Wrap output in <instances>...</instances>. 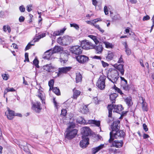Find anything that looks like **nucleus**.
<instances>
[{
    "instance_id": "nucleus-1",
    "label": "nucleus",
    "mask_w": 154,
    "mask_h": 154,
    "mask_svg": "<svg viewBox=\"0 0 154 154\" xmlns=\"http://www.w3.org/2000/svg\"><path fill=\"white\" fill-rule=\"evenodd\" d=\"M109 111V117H111L112 115V110L113 109V112H115L119 114L121 116H124L127 113V112L123 111V108L121 105H114L113 104L109 105L107 107Z\"/></svg>"
},
{
    "instance_id": "nucleus-2",
    "label": "nucleus",
    "mask_w": 154,
    "mask_h": 154,
    "mask_svg": "<svg viewBox=\"0 0 154 154\" xmlns=\"http://www.w3.org/2000/svg\"><path fill=\"white\" fill-rule=\"evenodd\" d=\"M125 133L123 130H117L113 132L111 131L110 133V139L109 140V143H111L114 138L120 139L121 138H123Z\"/></svg>"
},
{
    "instance_id": "nucleus-3",
    "label": "nucleus",
    "mask_w": 154,
    "mask_h": 154,
    "mask_svg": "<svg viewBox=\"0 0 154 154\" xmlns=\"http://www.w3.org/2000/svg\"><path fill=\"white\" fill-rule=\"evenodd\" d=\"M71 38L68 35L59 37L57 42L60 45H66L69 44L71 41Z\"/></svg>"
},
{
    "instance_id": "nucleus-4",
    "label": "nucleus",
    "mask_w": 154,
    "mask_h": 154,
    "mask_svg": "<svg viewBox=\"0 0 154 154\" xmlns=\"http://www.w3.org/2000/svg\"><path fill=\"white\" fill-rule=\"evenodd\" d=\"M106 78V76L103 75H100V77L96 84L97 86L99 89H104L105 87V80Z\"/></svg>"
},
{
    "instance_id": "nucleus-5",
    "label": "nucleus",
    "mask_w": 154,
    "mask_h": 154,
    "mask_svg": "<svg viewBox=\"0 0 154 154\" xmlns=\"http://www.w3.org/2000/svg\"><path fill=\"white\" fill-rule=\"evenodd\" d=\"M107 78L113 83H116L117 81L119 78L118 73L117 71H112L108 73Z\"/></svg>"
},
{
    "instance_id": "nucleus-6",
    "label": "nucleus",
    "mask_w": 154,
    "mask_h": 154,
    "mask_svg": "<svg viewBox=\"0 0 154 154\" xmlns=\"http://www.w3.org/2000/svg\"><path fill=\"white\" fill-rule=\"evenodd\" d=\"M78 131L77 129H67L65 137L68 140L73 138L77 134Z\"/></svg>"
},
{
    "instance_id": "nucleus-7",
    "label": "nucleus",
    "mask_w": 154,
    "mask_h": 154,
    "mask_svg": "<svg viewBox=\"0 0 154 154\" xmlns=\"http://www.w3.org/2000/svg\"><path fill=\"white\" fill-rule=\"evenodd\" d=\"M81 46L82 49L86 50L93 49L94 48V45L91 42L87 40H83L82 42Z\"/></svg>"
},
{
    "instance_id": "nucleus-8",
    "label": "nucleus",
    "mask_w": 154,
    "mask_h": 154,
    "mask_svg": "<svg viewBox=\"0 0 154 154\" xmlns=\"http://www.w3.org/2000/svg\"><path fill=\"white\" fill-rule=\"evenodd\" d=\"M32 109L36 113H40L42 109V107L41 106V104L40 102L38 101L32 102Z\"/></svg>"
},
{
    "instance_id": "nucleus-9",
    "label": "nucleus",
    "mask_w": 154,
    "mask_h": 154,
    "mask_svg": "<svg viewBox=\"0 0 154 154\" xmlns=\"http://www.w3.org/2000/svg\"><path fill=\"white\" fill-rule=\"evenodd\" d=\"M71 68V67H65L59 68L58 69V72H54L53 74H57L55 77H58L60 76L62 74L66 73L68 71H69Z\"/></svg>"
},
{
    "instance_id": "nucleus-10",
    "label": "nucleus",
    "mask_w": 154,
    "mask_h": 154,
    "mask_svg": "<svg viewBox=\"0 0 154 154\" xmlns=\"http://www.w3.org/2000/svg\"><path fill=\"white\" fill-rule=\"evenodd\" d=\"M70 50L72 54L76 55L80 54L82 53V48L81 46L77 45L71 47Z\"/></svg>"
},
{
    "instance_id": "nucleus-11",
    "label": "nucleus",
    "mask_w": 154,
    "mask_h": 154,
    "mask_svg": "<svg viewBox=\"0 0 154 154\" xmlns=\"http://www.w3.org/2000/svg\"><path fill=\"white\" fill-rule=\"evenodd\" d=\"M91 131L89 127H84L82 128L81 133L82 137H88L91 134Z\"/></svg>"
},
{
    "instance_id": "nucleus-12",
    "label": "nucleus",
    "mask_w": 154,
    "mask_h": 154,
    "mask_svg": "<svg viewBox=\"0 0 154 154\" xmlns=\"http://www.w3.org/2000/svg\"><path fill=\"white\" fill-rule=\"evenodd\" d=\"M120 127V121L119 120L115 121L111 126V131L113 132L119 129Z\"/></svg>"
},
{
    "instance_id": "nucleus-13",
    "label": "nucleus",
    "mask_w": 154,
    "mask_h": 154,
    "mask_svg": "<svg viewBox=\"0 0 154 154\" xmlns=\"http://www.w3.org/2000/svg\"><path fill=\"white\" fill-rule=\"evenodd\" d=\"M80 143V146L81 147L85 148L89 144V138L88 137H82Z\"/></svg>"
},
{
    "instance_id": "nucleus-14",
    "label": "nucleus",
    "mask_w": 154,
    "mask_h": 154,
    "mask_svg": "<svg viewBox=\"0 0 154 154\" xmlns=\"http://www.w3.org/2000/svg\"><path fill=\"white\" fill-rule=\"evenodd\" d=\"M88 58L85 55H79L76 57V60L79 63H84L88 60Z\"/></svg>"
},
{
    "instance_id": "nucleus-15",
    "label": "nucleus",
    "mask_w": 154,
    "mask_h": 154,
    "mask_svg": "<svg viewBox=\"0 0 154 154\" xmlns=\"http://www.w3.org/2000/svg\"><path fill=\"white\" fill-rule=\"evenodd\" d=\"M8 112H5V114L7 118L10 120L12 119L15 116L14 112L13 111L10 110V109L7 108Z\"/></svg>"
},
{
    "instance_id": "nucleus-16",
    "label": "nucleus",
    "mask_w": 154,
    "mask_h": 154,
    "mask_svg": "<svg viewBox=\"0 0 154 154\" xmlns=\"http://www.w3.org/2000/svg\"><path fill=\"white\" fill-rule=\"evenodd\" d=\"M120 78L122 81L121 83L123 88L125 90H128V89L129 86L127 85V81L124 77L121 76Z\"/></svg>"
},
{
    "instance_id": "nucleus-17",
    "label": "nucleus",
    "mask_w": 154,
    "mask_h": 154,
    "mask_svg": "<svg viewBox=\"0 0 154 154\" xmlns=\"http://www.w3.org/2000/svg\"><path fill=\"white\" fill-rule=\"evenodd\" d=\"M114 67L116 68L120 72L122 75H123L124 73V69L123 65L122 64H119L117 65V64H115L114 65Z\"/></svg>"
},
{
    "instance_id": "nucleus-18",
    "label": "nucleus",
    "mask_w": 154,
    "mask_h": 154,
    "mask_svg": "<svg viewBox=\"0 0 154 154\" xmlns=\"http://www.w3.org/2000/svg\"><path fill=\"white\" fill-rule=\"evenodd\" d=\"M112 143V145L113 146L115 147L116 148H120L123 145L122 141L120 140V141L115 140L111 143Z\"/></svg>"
},
{
    "instance_id": "nucleus-19",
    "label": "nucleus",
    "mask_w": 154,
    "mask_h": 154,
    "mask_svg": "<svg viewBox=\"0 0 154 154\" xmlns=\"http://www.w3.org/2000/svg\"><path fill=\"white\" fill-rule=\"evenodd\" d=\"M104 146V144H101L99 146L93 148L91 149L92 152L93 154H95L98 151L103 148Z\"/></svg>"
},
{
    "instance_id": "nucleus-20",
    "label": "nucleus",
    "mask_w": 154,
    "mask_h": 154,
    "mask_svg": "<svg viewBox=\"0 0 154 154\" xmlns=\"http://www.w3.org/2000/svg\"><path fill=\"white\" fill-rule=\"evenodd\" d=\"M37 96L39 98L42 103H45L44 100L45 99L44 93L42 91H40L38 90V94Z\"/></svg>"
},
{
    "instance_id": "nucleus-21",
    "label": "nucleus",
    "mask_w": 154,
    "mask_h": 154,
    "mask_svg": "<svg viewBox=\"0 0 154 154\" xmlns=\"http://www.w3.org/2000/svg\"><path fill=\"white\" fill-rule=\"evenodd\" d=\"M94 48L95 50L96 53L97 54L101 53L103 49L102 45L100 44L97 45H96L95 46L94 45Z\"/></svg>"
},
{
    "instance_id": "nucleus-22",
    "label": "nucleus",
    "mask_w": 154,
    "mask_h": 154,
    "mask_svg": "<svg viewBox=\"0 0 154 154\" xmlns=\"http://www.w3.org/2000/svg\"><path fill=\"white\" fill-rule=\"evenodd\" d=\"M53 53L51 51L48 50L46 51L45 53L44 58L46 59H49Z\"/></svg>"
},
{
    "instance_id": "nucleus-23",
    "label": "nucleus",
    "mask_w": 154,
    "mask_h": 154,
    "mask_svg": "<svg viewBox=\"0 0 154 154\" xmlns=\"http://www.w3.org/2000/svg\"><path fill=\"white\" fill-rule=\"evenodd\" d=\"M73 98L74 99H76L80 95L81 91H80L76 90L75 88L73 89Z\"/></svg>"
},
{
    "instance_id": "nucleus-24",
    "label": "nucleus",
    "mask_w": 154,
    "mask_h": 154,
    "mask_svg": "<svg viewBox=\"0 0 154 154\" xmlns=\"http://www.w3.org/2000/svg\"><path fill=\"white\" fill-rule=\"evenodd\" d=\"M118 96V94L116 93H113L110 95V98L112 104L115 103V99Z\"/></svg>"
},
{
    "instance_id": "nucleus-25",
    "label": "nucleus",
    "mask_w": 154,
    "mask_h": 154,
    "mask_svg": "<svg viewBox=\"0 0 154 154\" xmlns=\"http://www.w3.org/2000/svg\"><path fill=\"white\" fill-rule=\"evenodd\" d=\"M75 79L76 83L80 82L82 81V76L80 73H76Z\"/></svg>"
},
{
    "instance_id": "nucleus-26",
    "label": "nucleus",
    "mask_w": 154,
    "mask_h": 154,
    "mask_svg": "<svg viewBox=\"0 0 154 154\" xmlns=\"http://www.w3.org/2000/svg\"><path fill=\"white\" fill-rule=\"evenodd\" d=\"M114 56L113 53L110 51H109L108 52L107 55L106 57V59L108 61H110L112 60Z\"/></svg>"
},
{
    "instance_id": "nucleus-27",
    "label": "nucleus",
    "mask_w": 154,
    "mask_h": 154,
    "mask_svg": "<svg viewBox=\"0 0 154 154\" xmlns=\"http://www.w3.org/2000/svg\"><path fill=\"white\" fill-rule=\"evenodd\" d=\"M43 69L48 72H50L53 68L51 64H47L43 67Z\"/></svg>"
},
{
    "instance_id": "nucleus-28",
    "label": "nucleus",
    "mask_w": 154,
    "mask_h": 154,
    "mask_svg": "<svg viewBox=\"0 0 154 154\" xmlns=\"http://www.w3.org/2000/svg\"><path fill=\"white\" fill-rule=\"evenodd\" d=\"M124 45L125 49V51L126 54L128 55H130L131 53V50L129 48L128 46L127 45L126 42H124Z\"/></svg>"
},
{
    "instance_id": "nucleus-29",
    "label": "nucleus",
    "mask_w": 154,
    "mask_h": 154,
    "mask_svg": "<svg viewBox=\"0 0 154 154\" xmlns=\"http://www.w3.org/2000/svg\"><path fill=\"white\" fill-rule=\"evenodd\" d=\"M62 48L60 46H55L52 52L53 53L59 52L62 51Z\"/></svg>"
},
{
    "instance_id": "nucleus-30",
    "label": "nucleus",
    "mask_w": 154,
    "mask_h": 154,
    "mask_svg": "<svg viewBox=\"0 0 154 154\" xmlns=\"http://www.w3.org/2000/svg\"><path fill=\"white\" fill-rule=\"evenodd\" d=\"M143 101L142 103V108L143 111H147V104L146 102H145L143 100V99L142 98Z\"/></svg>"
},
{
    "instance_id": "nucleus-31",
    "label": "nucleus",
    "mask_w": 154,
    "mask_h": 154,
    "mask_svg": "<svg viewBox=\"0 0 154 154\" xmlns=\"http://www.w3.org/2000/svg\"><path fill=\"white\" fill-rule=\"evenodd\" d=\"M53 91L56 95H60V91L59 88L57 87H53L51 89Z\"/></svg>"
},
{
    "instance_id": "nucleus-32",
    "label": "nucleus",
    "mask_w": 154,
    "mask_h": 154,
    "mask_svg": "<svg viewBox=\"0 0 154 154\" xmlns=\"http://www.w3.org/2000/svg\"><path fill=\"white\" fill-rule=\"evenodd\" d=\"M104 44L105 45V47L107 48H113L114 45L112 43H110L107 42H103Z\"/></svg>"
},
{
    "instance_id": "nucleus-33",
    "label": "nucleus",
    "mask_w": 154,
    "mask_h": 154,
    "mask_svg": "<svg viewBox=\"0 0 154 154\" xmlns=\"http://www.w3.org/2000/svg\"><path fill=\"white\" fill-rule=\"evenodd\" d=\"M88 37L93 40L96 45H97L99 43V41L97 38L96 36L93 35H88Z\"/></svg>"
},
{
    "instance_id": "nucleus-34",
    "label": "nucleus",
    "mask_w": 154,
    "mask_h": 154,
    "mask_svg": "<svg viewBox=\"0 0 154 154\" xmlns=\"http://www.w3.org/2000/svg\"><path fill=\"white\" fill-rule=\"evenodd\" d=\"M3 31L6 32L7 31H8V32L10 33L11 32V29L10 27L8 25L4 26L3 27Z\"/></svg>"
},
{
    "instance_id": "nucleus-35",
    "label": "nucleus",
    "mask_w": 154,
    "mask_h": 154,
    "mask_svg": "<svg viewBox=\"0 0 154 154\" xmlns=\"http://www.w3.org/2000/svg\"><path fill=\"white\" fill-rule=\"evenodd\" d=\"M34 43L33 41L29 43L26 47L25 51H26V50L29 49L31 48L32 46L34 45Z\"/></svg>"
},
{
    "instance_id": "nucleus-36",
    "label": "nucleus",
    "mask_w": 154,
    "mask_h": 154,
    "mask_svg": "<svg viewBox=\"0 0 154 154\" xmlns=\"http://www.w3.org/2000/svg\"><path fill=\"white\" fill-rule=\"evenodd\" d=\"M54 84V81L53 80H51L49 82L48 85L50 87L49 90H51V89L53 88V86Z\"/></svg>"
},
{
    "instance_id": "nucleus-37",
    "label": "nucleus",
    "mask_w": 154,
    "mask_h": 154,
    "mask_svg": "<svg viewBox=\"0 0 154 154\" xmlns=\"http://www.w3.org/2000/svg\"><path fill=\"white\" fill-rule=\"evenodd\" d=\"M75 127V123H71L69 124V126L67 129H69L70 130L74 129L73 128H74Z\"/></svg>"
},
{
    "instance_id": "nucleus-38",
    "label": "nucleus",
    "mask_w": 154,
    "mask_h": 154,
    "mask_svg": "<svg viewBox=\"0 0 154 154\" xmlns=\"http://www.w3.org/2000/svg\"><path fill=\"white\" fill-rule=\"evenodd\" d=\"M93 26H94L97 29L99 30L102 33H103L104 32V30L100 27V26H99V25H98V24L94 25V24H93Z\"/></svg>"
},
{
    "instance_id": "nucleus-39",
    "label": "nucleus",
    "mask_w": 154,
    "mask_h": 154,
    "mask_svg": "<svg viewBox=\"0 0 154 154\" xmlns=\"http://www.w3.org/2000/svg\"><path fill=\"white\" fill-rule=\"evenodd\" d=\"M125 101L126 104L128 106L131 105V99L130 98H127L125 100Z\"/></svg>"
},
{
    "instance_id": "nucleus-40",
    "label": "nucleus",
    "mask_w": 154,
    "mask_h": 154,
    "mask_svg": "<svg viewBox=\"0 0 154 154\" xmlns=\"http://www.w3.org/2000/svg\"><path fill=\"white\" fill-rule=\"evenodd\" d=\"M2 76L3 79L5 80H7L9 77V75L6 74H2Z\"/></svg>"
},
{
    "instance_id": "nucleus-41",
    "label": "nucleus",
    "mask_w": 154,
    "mask_h": 154,
    "mask_svg": "<svg viewBox=\"0 0 154 154\" xmlns=\"http://www.w3.org/2000/svg\"><path fill=\"white\" fill-rule=\"evenodd\" d=\"M41 36L40 35H39L37 36H36L35 38L33 39V42H34V43L38 42L39 39L41 38H42Z\"/></svg>"
},
{
    "instance_id": "nucleus-42",
    "label": "nucleus",
    "mask_w": 154,
    "mask_h": 154,
    "mask_svg": "<svg viewBox=\"0 0 154 154\" xmlns=\"http://www.w3.org/2000/svg\"><path fill=\"white\" fill-rule=\"evenodd\" d=\"M67 111L66 109H62L61 110V115L65 116L67 114Z\"/></svg>"
},
{
    "instance_id": "nucleus-43",
    "label": "nucleus",
    "mask_w": 154,
    "mask_h": 154,
    "mask_svg": "<svg viewBox=\"0 0 154 154\" xmlns=\"http://www.w3.org/2000/svg\"><path fill=\"white\" fill-rule=\"evenodd\" d=\"M70 25L71 27H73L77 30L79 29V26L76 24H70Z\"/></svg>"
},
{
    "instance_id": "nucleus-44",
    "label": "nucleus",
    "mask_w": 154,
    "mask_h": 154,
    "mask_svg": "<svg viewBox=\"0 0 154 154\" xmlns=\"http://www.w3.org/2000/svg\"><path fill=\"white\" fill-rule=\"evenodd\" d=\"M102 21V20L100 18H97L95 19H94L92 20L93 22V23L94 25H96L95 23L99 22L101 21Z\"/></svg>"
},
{
    "instance_id": "nucleus-45",
    "label": "nucleus",
    "mask_w": 154,
    "mask_h": 154,
    "mask_svg": "<svg viewBox=\"0 0 154 154\" xmlns=\"http://www.w3.org/2000/svg\"><path fill=\"white\" fill-rule=\"evenodd\" d=\"M33 64L36 66L37 67H38V60L37 59H35L33 61Z\"/></svg>"
},
{
    "instance_id": "nucleus-46",
    "label": "nucleus",
    "mask_w": 154,
    "mask_h": 154,
    "mask_svg": "<svg viewBox=\"0 0 154 154\" xmlns=\"http://www.w3.org/2000/svg\"><path fill=\"white\" fill-rule=\"evenodd\" d=\"M106 15H107L108 14V10L107 7L106 6H105L103 9Z\"/></svg>"
},
{
    "instance_id": "nucleus-47",
    "label": "nucleus",
    "mask_w": 154,
    "mask_h": 154,
    "mask_svg": "<svg viewBox=\"0 0 154 154\" xmlns=\"http://www.w3.org/2000/svg\"><path fill=\"white\" fill-rule=\"evenodd\" d=\"M60 33L59 32V30L55 31L53 33L52 35L53 36H55L58 35H60Z\"/></svg>"
},
{
    "instance_id": "nucleus-48",
    "label": "nucleus",
    "mask_w": 154,
    "mask_h": 154,
    "mask_svg": "<svg viewBox=\"0 0 154 154\" xmlns=\"http://www.w3.org/2000/svg\"><path fill=\"white\" fill-rule=\"evenodd\" d=\"M83 111L85 113H87L88 112V109L86 106H85L83 109Z\"/></svg>"
},
{
    "instance_id": "nucleus-49",
    "label": "nucleus",
    "mask_w": 154,
    "mask_h": 154,
    "mask_svg": "<svg viewBox=\"0 0 154 154\" xmlns=\"http://www.w3.org/2000/svg\"><path fill=\"white\" fill-rule=\"evenodd\" d=\"M102 64L103 66L104 67H105L106 66H108L109 65V64L107 63L104 62L102 60L101 61Z\"/></svg>"
},
{
    "instance_id": "nucleus-50",
    "label": "nucleus",
    "mask_w": 154,
    "mask_h": 154,
    "mask_svg": "<svg viewBox=\"0 0 154 154\" xmlns=\"http://www.w3.org/2000/svg\"><path fill=\"white\" fill-rule=\"evenodd\" d=\"M32 7V5H28L26 7V9L27 11L28 12H30L32 10L31 8V7Z\"/></svg>"
},
{
    "instance_id": "nucleus-51",
    "label": "nucleus",
    "mask_w": 154,
    "mask_h": 154,
    "mask_svg": "<svg viewBox=\"0 0 154 154\" xmlns=\"http://www.w3.org/2000/svg\"><path fill=\"white\" fill-rule=\"evenodd\" d=\"M150 19V17L148 15H146L143 17V21L147 20Z\"/></svg>"
},
{
    "instance_id": "nucleus-52",
    "label": "nucleus",
    "mask_w": 154,
    "mask_h": 154,
    "mask_svg": "<svg viewBox=\"0 0 154 154\" xmlns=\"http://www.w3.org/2000/svg\"><path fill=\"white\" fill-rule=\"evenodd\" d=\"M25 61L29 62V60L28 58V54L27 53H25Z\"/></svg>"
},
{
    "instance_id": "nucleus-53",
    "label": "nucleus",
    "mask_w": 154,
    "mask_h": 154,
    "mask_svg": "<svg viewBox=\"0 0 154 154\" xmlns=\"http://www.w3.org/2000/svg\"><path fill=\"white\" fill-rule=\"evenodd\" d=\"M19 9L21 12H24L25 9L23 6L22 5L19 7Z\"/></svg>"
},
{
    "instance_id": "nucleus-54",
    "label": "nucleus",
    "mask_w": 154,
    "mask_h": 154,
    "mask_svg": "<svg viewBox=\"0 0 154 154\" xmlns=\"http://www.w3.org/2000/svg\"><path fill=\"white\" fill-rule=\"evenodd\" d=\"M109 151L110 152L112 153H115L117 152L116 151H117L116 149L113 148H111L109 149Z\"/></svg>"
},
{
    "instance_id": "nucleus-55",
    "label": "nucleus",
    "mask_w": 154,
    "mask_h": 154,
    "mask_svg": "<svg viewBox=\"0 0 154 154\" xmlns=\"http://www.w3.org/2000/svg\"><path fill=\"white\" fill-rule=\"evenodd\" d=\"M115 90L117 91L119 93H120L121 94H122V91H121V90L119 89V88H118L117 87H115Z\"/></svg>"
},
{
    "instance_id": "nucleus-56",
    "label": "nucleus",
    "mask_w": 154,
    "mask_h": 154,
    "mask_svg": "<svg viewBox=\"0 0 154 154\" xmlns=\"http://www.w3.org/2000/svg\"><path fill=\"white\" fill-rule=\"evenodd\" d=\"M143 128L145 131H148V129L147 128V126L145 124H143Z\"/></svg>"
},
{
    "instance_id": "nucleus-57",
    "label": "nucleus",
    "mask_w": 154,
    "mask_h": 154,
    "mask_svg": "<svg viewBox=\"0 0 154 154\" xmlns=\"http://www.w3.org/2000/svg\"><path fill=\"white\" fill-rule=\"evenodd\" d=\"M25 20V18L23 16H20L19 19V20L20 22H22L24 21Z\"/></svg>"
},
{
    "instance_id": "nucleus-58",
    "label": "nucleus",
    "mask_w": 154,
    "mask_h": 154,
    "mask_svg": "<svg viewBox=\"0 0 154 154\" xmlns=\"http://www.w3.org/2000/svg\"><path fill=\"white\" fill-rule=\"evenodd\" d=\"M6 90H7L8 92H13L15 91V90L13 88H6Z\"/></svg>"
},
{
    "instance_id": "nucleus-59",
    "label": "nucleus",
    "mask_w": 154,
    "mask_h": 154,
    "mask_svg": "<svg viewBox=\"0 0 154 154\" xmlns=\"http://www.w3.org/2000/svg\"><path fill=\"white\" fill-rule=\"evenodd\" d=\"M66 29V28L65 27H64L63 29H60V30H59L60 35H61L63 34Z\"/></svg>"
},
{
    "instance_id": "nucleus-60",
    "label": "nucleus",
    "mask_w": 154,
    "mask_h": 154,
    "mask_svg": "<svg viewBox=\"0 0 154 154\" xmlns=\"http://www.w3.org/2000/svg\"><path fill=\"white\" fill-rule=\"evenodd\" d=\"M112 19L115 20H119L120 19V17L118 15H116L113 17Z\"/></svg>"
},
{
    "instance_id": "nucleus-61",
    "label": "nucleus",
    "mask_w": 154,
    "mask_h": 154,
    "mask_svg": "<svg viewBox=\"0 0 154 154\" xmlns=\"http://www.w3.org/2000/svg\"><path fill=\"white\" fill-rule=\"evenodd\" d=\"M53 103L55 106V107H56L57 108L58 105H57L58 103H57V102L55 100V98H54L53 99Z\"/></svg>"
},
{
    "instance_id": "nucleus-62",
    "label": "nucleus",
    "mask_w": 154,
    "mask_h": 154,
    "mask_svg": "<svg viewBox=\"0 0 154 154\" xmlns=\"http://www.w3.org/2000/svg\"><path fill=\"white\" fill-rule=\"evenodd\" d=\"M95 120H88L87 124H94L95 123Z\"/></svg>"
},
{
    "instance_id": "nucleus-63",
    "label": "nucleus",
    "mask_w": 154,
    "mask_h": 154,
    "mask_svg": "<svg viewBox=\"0 0 154 154\" xmlns=\"http://www.w3.org/2000/svg\"><path fill=\"white\" fill-rule=\"evenodd\" d=\"M94 124L97 127H99L100 125V122L99 121L95 120V123H94Z\"/></svg>"
},
{
    "instance_id": "nucleus-64",
    "label": "nucleus",
    "mask_w": 154,
    "mask_h": 154,
    "mask_svg": "<svg viewBox=\"0 0 154 154\" xmlns=\"http://www.w3.org/2000/svg\"><path fill=\"white\" fill-rule=\"evenodd\" d=\"M122 55L119 58V60L118 61V63H121L123 62V59L122 58Z\"/></svg>"
}]
</instances>
